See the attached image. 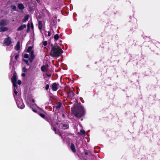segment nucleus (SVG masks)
<instances>
[{
	"instance_id": "1",
	"label": "nucleus",
	"mask_w": 160,
	"mask_h": 160,
	"mask_svg": "<svg viewBox=\"0 0 160 160\" xmlns=\"http://www.w3.org/2000/svg\"><path fill=\"white\" fill-rule=\"evenodd\" d=\"M62 52V48L56 44L52 47L50 54L53 57L57 58L60 56Z\"/></svg>"
},
{
	"instance_id": "2",
	"label": "nucleus",
	"mask_w": 160,
	"mask_h": 160,
	"mask_svg": "<svg viewBox=\"0 0 160 160\" xmlns=\"http://www.w3.org/2000/svg\"><path fill=\"white\" fill-rule=\"evenodd\" d=\"M74 114L78 118H81L84 114V110L82 106H79L77 111H73Z\"/></svg>"
},
{
	"instance_id": "3",
	"label": "nucleus",
	"mask_w": 160,
	"mask_h": 160,
	"mask_svg": "<svg viewBox=\"0 0 160 160\" xmlns=\"http://www.w3.org/2000/svg\"><path fill=\"white\" fill-rule=\"evenodd\" d=\"M11 43V38L10 37H8L5 38L4 41L3 45L4 46H7L8 47L9 46V47H8L7 48V50L8 51H10L11 49L13 48L12 45H10Z\"/></svg>"
},
{
	"instance_id": "4",
	"label": "nucleus",
	"mask_w": 160,
	"mask_h": 160,
	"mask_svg": "<svg viewBox=\"0 0 160 160\" xmlns=\"http://www.w3.org/2000/svg\"><path fill=\"white\" fill-rule=\"evenodd\" d=\"M14 99L18 108L20 109H23L24 108V105L22 102V100L20 98V96L18 97L15 96Z\"/></svg>"
},
{
	"instance_id": "5",
	"label": "nucleus",
	"mask_w": 160,
	"mask_h": 160,
	"mask_svg": "<svg viewBox=\"0 0 160 160\" xmlns=\"http://www.w3.org/2000/svg\"><path fill=\"white\" fill-rule=\"evenodd\" d=\"M28 105L32 109V110L35 112H37L36 109L39 108L35 104L28 103Z\"/></svg>"
},
{
	"instance_id": "6",
	"label": "nucleus",
	"mask_w": 160,
	"mask_h": 160,
	"mask_svg": "<svg viewBox=\"0 0 160 160\" xmlns=\"http://www.w3.org/2000/svg\"><path fill=\"white\" fill-rule=\"evenodd\" d=\"M17 76L16 73H14L13 76L11 78L12 82L13 85H17Z\"/></svg>"
},
{
	"instance_id": "7",
	"label": "nucleus",
	"mask_w": 160,
	"mask_h": 160,
	"mask_svg": "<svg viewBox=\"0 0 160 160\" xmlns=\"http://www.w3.org/2000/svg\"><path fill=\"white\" fill-rule=\"evenodd\" d=\"M13 96L14 97L15 96H16L17 97H19L20 96L19 93H18V92L17 91V85H13Z\"/></svg>"
},
{
	"instance_id": "8",
	"label": "nucleus",
	"mask_w": 160,
	"mask_h": 160,
	"mask_svg": "<svg viewBox=\"0 0 160 160\" xmlns=\"http://www.w3.org/2000/svg\"><path fill=\"white\" fill-rule=\"evenodd\" d=\"M58 84H57L56 83H54L52 84V88L53 91H56L58 89Z\"/></svg>"
},
{
	"instance_id": "9",
	"label": "nucleus",
	"mask_w": 160,
	"mask_h": 160,
	"mask_svg": "<svg viewBox=\"0 0 160 160\" xmlns=\"http://www.w3.org/2000/svg\"><path fill=\"white\" fill-rule=\"evenodd\" d=\"M8 23V22L7 20H2L0 23V26H5Z\"/></svg>"
},
{
	"instance_id": "10",
	"label": "nucleus",
	"mask_w": 160,
	"mask_h": 160,
	"mask_svg": "<svg viewBox=\"0 0 160 160\" xmlns=\"http://www.w3.org/2000/svg\"><path fill=\"white\" fill-rule=\"evenodd\" d=\"M38 24L39 29L40 30L41 32L42 33H43V32H42V30L43 28V24L42 22L41 21H39L38 22Z\"/></svg>"
},
{
	"instance_id": "11",
	"label": "nucleus",
	"mask_w": 160,
	"mask_h": 160,
	"mask_svg": "<svg viewBox=\"0 0 160 160\" xmlns=\"http://www.w3.org/2000/svg\"><path fill=\"white\" fill-rule=\"evenodd\" d=\"M59 127L60 128L63 129H65L68 128V125L62 124L59 125Z\"/></svg>"
},
{
	"instance_id": "12",
	"label": "nucleus",
	"mask_w": 160,
	"mask_h": 160,
	"mask_svg": "<svg viewBox=\"0 0 160 160\" xmlns=\"http://www.w3.org/2000/svg\"><path fill=\"white\" fill-rule=\"evenodd\" d=\"M30 57L29 58V60L32 62L34 58V55L33 54V52H31L30 53Z\"/></svg>"
},
{
	"instance_id": "13",
	"label": "nucleus",
	"mask_w": 160,
	"mask_h": 160,
	"mask_svg": "<svg viewBox=\"0 0 160 160\" xmlns=\"http://www.w3.org/2000/svg\"><path fill=\"white\" fill-rule=\"evenodd\" d=\"M68 96L72 98L74 96L75 94L72 91H71L68 93Z\"/></svg>"
},
{
	"instance_id": "14",
	"label": "nucleus",
	"mask_w": 160,
	"mask_h": 160,
	"mask_svg": "<svg viewBox=\"0 0 160 160\" xmlns=\"http://www.w3.org/2000/svg\"><path fill=\"white\" fill-rule=\"evenodd\" d=\"M26 26L25 25L23 24L20 26L18 28V31H21L24 28H26Z\"/></svg>"
},
{
	"instance_id": "15",
	"label": "nucleus",
	"mask_w": 160,
	"mask_h": 160,
	"mask_svg": "<svg viewBox=\"0 0 160 160\" xmlns=\"http://www.w3.org/2000/svg\"><path fill=\"white\" fill-rule=\"evenodd\" d=\"M70 148L72 150L73 152H76V150L75 149V146L73 143H71Z\"/></svg>"
},
{
	"instance_id": "16",
	"label": "nucleus",
	"mask_w": 160,
	"mask_h": 160,
	"mask_svg": "<svg viewBox=\"0 0 160 160\" xmlns=\"http://www.w3.org/2000/svg\"><path fill=\"white\" fill-rule=\"evenodd\" d=\"M48 65H47L46 66L43 65L42 66L41 68V70L43 72L46 71V69L48 68Z\"/></svg>"
},
{
	"instance_id": "17",
	"label": "nucleus",
	"mask_w": 160,
	"mask_h": 160,
	"mask_svg": "<svg viewBox=\"0 0 160 160\" xmlns=\"http://www.w3.org/2000/svg\"><path fill=\"white\" fill-rule=\"evenodd\" d=\"M8 30V28L7 27H1L0 28V32H4L7 31Z\"/></svg>"
},
{
	"instance_id": "18",
	"label": "nucleus",
	"mask_w": 160,
	"mask_h": 160,
	"mask_svg": "<svg viewBox=\"0 0 160 160\" xmlns=\"http://www.w3.org/2000/svg\"><path fill=\"white\" fill-rule=\"evenodd\" d=\"M67 133L66 132H64V133H62V134H60V135L61 137L64 140H65V137H64V135L67 136Z\"/></svg>"
},
{
	"instance_id": "19",
	"label": "nucleus",
	"mask_w": 160,
	"mask_h": 160,
	"mask_svg": "<svg viewBox=\"0 0 160 160\" xmlns=\"http://www.w3.org/2000/svg\"><path fill=\"white\" fill-rule=\"evenodd\" d=\"M20 48V43L19 42H18L17 44V45L15 47V49L16 50H19Z\"/></svg>"
},
{
	"instance_id": "20",
	"label": "nucleus",
	"mask_w": 160,
	"mask_h": 160,
	"mask_svg": "<svg viewBox=\"0 0 160 160\" xmlns=\"http://www.w3.org/2000/svg\"><path fill=\"white\" fill-rule=\"evenodd\" d=\"M52 30H51L49 31H48L47 32L46 31L45 32H46V35L47 36H48V37H50L51 35V32Z\"/></svg>"
},
{
	"instance_id": "21",
	"label": "nucleus",
	"mask_w": 160,
	"mask_h": 160,
	"mask_svg": "<svg viewBox=\"0 0 160 160\" xmlns=\"http://www.w3.org/2000/svg\"><path fill=\"white\" fill-rule=\"evenodd\" d=\"M18 8L19 9L22 10L24 8V6L23 4H19L18 5Z\"/></svg>"
},
{
	"instance_id": "22",
	"label": "nucleus",
	"mask_w": 160,
	"mask_h": 160,
	"mask_svg": "<svg viewBox=\"0 0 160 160\" xmlns=\"http://www.w3.org/2000/svg\"><path fill=\"white\" fill-rule=\"evenodd\" d=\"M32 47H29L27 50V52H30L31 53V52H33L32 50Z\"/></svg>"
},
{
	"instance_id": "23",
	"label": "nucleus",
	"mask_w": 160,
	"mask_h": 160,
	"mask_svg": "<svg viewBox=\"0 0 160 160\" xmlns=\"http://www.w3.org/2000/svg\"><path fill=\"white\" fill-rule=\"evenodd\" d=\"M54 39L55 41L57 40L59 38V36L58 34H56L54 36Z\"/></svg>"
},
{
	"instance_id": "24",
	"label": "nucleus",
	"mask_w": 160,
	"mask_h": 160,
	"mask_svg": "<svg viewBox=\"0 0 160 160\" xmlns=\"http://www.w3.org/2000/svg\"><path fill=\"white\" fill-rule=\"evenodd\" d=\"M62 106V103L60 102H58V103L57 104V105L56 106V108H57L58 109L60 108Z\"/></svg>"
},
{
	"instance_id": "25",
	"label": "nucleus",
	"mask_w": 160,
	"mask_h": 160,
	"mask_svg": "<svg viewBox=\"0 0 160 160\" xmlns=\"http://www.w3.org/2000/svg\"><path fill=\"white\" fill-rule=\"evenodd\" d=\"M51 125L52 126V127L53 128V129L55 132V133H56V128L54 127H53V125H53L52 123H51Z\"/></svg>"
},
{
	"instance_id": "26",
	"label": "nucleus",
	"mask_w": 160,
	"mask_h": 160,
	"mask_svg": "<svg viewBox=\"0 0 160 160\" xmlns=\"http://www.w3.org/2000/svg\"><path fill=\"white\" fill-rule=\"evenodd\" d=\"M85 133V131L83 130H80V134H84Z\"/></svg>"
},
{
	"instance_id": "27",
	"label": "nucleus",
	"mask_w": 160,
	"mask_h": 160,
	"mask_svg": "<svg viewBox=\"0 0 160 160\" xmlns=\"http://www.w3.org/2000/svg\"><path fill=\"white\" fill-rule=\"evenodd\" d=\"M42 44L44 46H46L47 45V42L46 41H44L42 42Z\"/></svg>"
},
{
	"instance_id": "28",
	"label": "nucleus",
	"mask_w": 160,
	"mask_h": 160,
	"mask_svg": "<svg viewBox=\"0 0 160 160\" xmlns=\"http://www.w3.org/2000/svg\"><path fill=\"white\" fill-rule=\"evenodd\" d=\"M11 8L14 11H16V7L15 6H11Z\"/></svg>"
},
{
	"instance_id": "29",
	"label": "nucleus",
	"mask_w": 160,
	"mask_h": 160,
	"mask_svg": "<svg viewBox=\"0 0 160 160\" xmlns=\"http://www.w3.org/2000/svg\"><path fill=\"white\" fill-rule=\"evenodd\" d=\"M27 69H26L25 67H23L22 68V71L24 72H26L27 71Z\"/></svg>"
},
{
	"instance_id": "30",
	"label": "nucleus",
	"mask_w": 160,
	"mask_h": 160,
	"mask_svg": "<svg viewBox=\"0 0 160 160\" xmlns=\"http://www.w3.org/2000/svg\"><path fill=\"white\" fill-rule=\"evenodd\" d=\"M23 60L25 62L26 64H27V65H29L28 62V60H27L24 59Z\"/></svg>"
},
{
	"instance_id": "31",
	"label": "nucleus",
	"mask_w": 160,
	"mask_h": 160,
	"mask_svg": "<svg viewBox=\"0 0 160 160\" xmlns=\"http://www.w3.org/2000/svg\"><path fill=\"white\" fill-rule=\"evenodd\" d=\"M24 58H28L29 56H28V54H25L24 55Z\"/></svg>"
},
{
	"instance_id": "32",
	"label": "nucleus",
	"mask_w": 160,
	"mask_h": 160,
	"mask_svg": "<svg viewBox=\"0 0 160 160\" xmlns=\"http://www.w3.org/2000/svg\"><path fill=\"white\" fill-rule=\"evenodd\" d=\"M28 16H26L24 18V21H26L28 20Z\"/></svg>"
},
{
	"instance_id": "33",
	"label": "nucleus",
	"mask_w": 160,
	"mask_h": 160,
	"mask_svg": "<svg viewBox=\"0 0 160 160\" xmlns=\"http://www.w3.org/2000/svg\"><path fill=\"white\" fill-rule=\"evenodd\" d=\"M49 88V85L48 84H47L46 86L45 89L46 90H48V89Z\"/></svg>"
},
{
	"instance_id": "34",
	"label": "nucleus",
	"mask_w": 160,
	"mask_h": 160,
	"mask_svg": "<svg viewBox=\"0 0 160 160\" xmlns=\"http://www.w3.org/2000/svg\"><path fill=\"white\" fill-rule=\"evenodd\" d=\"M40 115L41 117H42L43 118H44L45 117V116L43 114H41V113L40 114Z\"/></svg>"
},
{
	"instance_id": "35",
	"label": "nucleus",
	"mask_w": 160,
	"mask_h": 160,
	"mask_svg": "<svg viewBox=\"0 0 160 160\" xmlns=\"http://www.w3.org/2000/svg\"><path fill=\"white\" fill-rule=\"evenodd\" d=\"M19 57V54L16 55L15 57V59L17 60Z\"/></svg>"
},
{
	"instance_id": "36",
	"label": "nucleus",
	"mask_w": 160,
	"mask_h": 160,
	"mask_svg": "<svg viewBox=\"0 0 160 160\" xmlns=\"http://www.w3.org/2000/svg\"><path fill=\"white\" fill-rule=\"evenodd\" d=\"M18 84L19 85H20L21 84V81L20 80H18Z\"/></svg>"
},
{
	"instance_id": "37",
	"label": "nucleus",
	"mask_w": 160,
	"mask_h": 160,
	"mask_svg": "<svg viewBox=\"0 0 160 160\" xmlns=\"http://www.w3.org/2000/svg\"><path fill=\"white\" fill-rule=\"evenodd\" d=\"M10 67H11V66H12V69H13V68L14 69V66H13V64H11V63L10 62Z\"/></svg>"
},
{
	"instance_id": "38",
	"label": "nucleus",
	"mask_w": 160,
	"mask_h": 160,
	"mask_svg": "<svg viewBox=\"0 0 160 160\" xmlns=\"http://www.w3.org/2000/svg\"><path fill=\"white\" fill-rule=\"evenodd\" d=\"M25 73H22V77H25Z\"/></svg>"
},
{
	"instance_id": "39",
	"label": "nucleus",
	"mask_w": 160,
	"mask_h": 160,
	"mask_svg": "<svg viewBox=\"0 0 160 160\" xmlns=\"http://www.w3.org/2000/svg\"><path fill=\"white\" fill-rule=\"evenodd\" d=\"M14 57V56L12 54L11 55V59H12Z\"/></svg>"
},
{
	"instance_id": "40",
	"label": "nucleus",
	"mask_w": 160,
	"mask_h": 160,
	"mask_svg": "<svg viewBox=\"0 0 160 160\" xmlns=\"http://www.w3.org/2000/svg\"><path fill=\"white\" fill-rule=\"evenodd\" d=\"M37 2L38 3H39L40 2V0H36Z\"/></svg>"
},
{
	"instance_id": "41",
	"label": "nucleus",
	"mask_w": 160,
	"mask_h": 160,
	"mask_svg": "<svg viewBox=\"0 0 160 160\" xmlns=\"http://www.w3.org/2000/svg\"><path fill=\"white\" fill-rule=\"evenodd\" d=\"M47 75L48 76V77H50L51 76V75L50 74H47Z\"/></svg>"
},
{
	"instance_id": "42",
	"label": "nucleus",
	"mask_w": 160,
	"mask_h": 160,
	"mask_svg": "<svg viewBox=\"0 0 160 160\" xmlns=\"http://www.w3.org/2000/svg\"><path fill=\"white\" fill-rule=\"evenodd\" d=\"M32 102L33 103H34V102H35V101L34 100H32Z\"/></svg>"
},
{
	"instance_id": "43",
	"label": "nucleus",
	"mask_w": 160,
	"mask_h": 160,
	"mask_svg": "<svg viewBox=\"0 0 160 160\" xmlns=\"http://www.w3.org/2000/svg\"><path fill=\"white\" fill-rule=\"evenodd\" d=\"M62 116L63 117H64V115L63 114H62Z\"/></svg>"
},
{
	"instance_id": "44",
	"label": "nucleus",
	"mask_w": 160,
	"mask_h": 160,
	"mask_svg": "<svg viewBox=\"0 0 160 160\" xmlns=\"http://www.w3.org/2000/svg\"><path fill=\"white\" fill-rule=\"evenodd\" d=\"M87 154H88L86 152L85 153V155H87Z\"/></svg>"
},
{
	"instance_id": "45",
	"label": "nucleus",
	"mask_w": 160,
	"mask_h": 160,
	"mask_svg": "<svg viewBox=\"0 0 160 160\" xmlns=\"http://www.w3.org/2000/svg\"><path fill=\"white\" fill-rule=\"evenodd\" d=\"M56 124L58 125V124L56 123Z\"/></svg>"
}]
</instances>
